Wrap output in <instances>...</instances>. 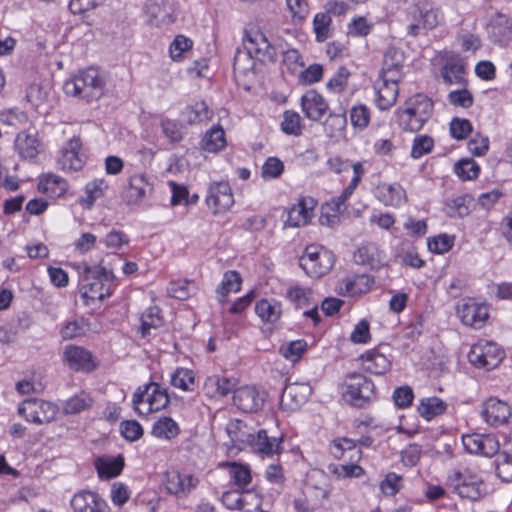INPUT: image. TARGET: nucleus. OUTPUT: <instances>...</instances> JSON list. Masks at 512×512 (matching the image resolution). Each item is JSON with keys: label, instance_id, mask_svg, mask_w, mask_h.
Wrapping results in <instances>:
<instances>
[{"label": "nucleus", "instance_id": "c03bdc74", "mask_svg": "<svg viewBox=\"0 0 512 512\" xmlns=\"http://www.w3.org/2000/svg\"><path fill=\"white\" fill-rule=\"evenodd\" d=\"M286 298L299 309L310 307L313 301L316 300L310 288L298 285L291 286L287 289Z\"/></svg>", "mask_w": 512, "mask_h": 512}, {"label": "nucleus", "instance_id": "4c0bfd02", "mask_svg": "<svg viewBox=\"0 0 512 512\" xmlns=\"http://www.w3.org/2000/svg\"><path fill=\"white\" fill-rule=\"evenodd\" d=\"M183 116L190 125H199L210 121L213 111L204 101H199L187 106L183 111Z\"/></svg>", "mask_w": 512, "mask_h": 512}, {"label": "nucleus", "instance_id": "423d86ee", "mask_svg": "<svg viewBox=\"0 0 512 512\" xmlns=\"http://www.w3.org/2000/svg\"><path fill=\"white\" fill-rule=\"evenodd\" d=\"M334 265L331 251L319 245H309L300 258V266L311 277L319 278L327 274Z\"/></svg>", "mask_w": 512, "mask_h": 512}, {"label": "nucleus", "instance_id": "bf43d9fd", "mask_svg": "<svg viewBox=\"0 0 512 512\" xmlns=\"http://www.w3.org/2000/svg\"><path fill=\"white\" fill-rule=\"evenodd\" d=\"M454 172L462 180H472L477 178L480 167L472 159H462L455 164Z\"/></svg>", "mask_w": 512, "mask_h": 512}, {"label": "nucleus", "instance_id": "37998d69", "mask_svg": "<svg viewBox=\"0 0 512 512\" xmlns=\"http://www.w3.org/2000/svg\"><path fill=\"white\" fill-rule=\"evenodd\" d=\"M151 433L158 439L171 440L179 435L180 428L171 417H162L153 424Z\"/></svg>", "mask_w": 512, "mask_h": 512}, {"label": "nucleus", "instance_id": "2eb2a0df", "mask_svg": "<svg viewBox=\"0 0 512 512\" xmlns=\"http://www.w3.org/2000/svg\"><path fill=\"white\" fill-rule=\"evenodd\" d=\"M243 45L260 62L274 60L275 49L260 30L248 32L244 38Z\"/></svg>", "mask_w": 512, "mask_h": 512}, {"label": "nucleus", "instance_id": "13d9d810", "mask_svg": "<svg viewBox=\"0 0 512 512\" xmlns=\"http://www.w3.org/2000/svg\"><path fill=\"white\" fill-rule=\"evenodd\" d=\"M167 291L171 297L185 300L195 292V286L190 281L177 280L170 282Z\"/></svg>", "mask_w": 512, "mask_h": 512}, {"label": "nucleus", "instance_id": "39448f33", "mask_svg": "<svg viewBox=\"0 0 512 512\" xmlns=\"http://www.w3.org/2000/svg\"><path fill=\"white\" fill-rule=\"evenodd\" d=\"M342 397L347 404L362 408L375 398V385L362 374H350L343 383Z\"/></svg>", "mask_w": 512, "mask_h": 512}, {"label": "nucleus", "instance_id": "c756f323", "mask_svg": "<svg viewBox=\"0 0 512 512\" xmlns=\"http://www.w3.org/2000/svg\"><path fill=\"white\" fill-rule=\"evenodd\" d=\"M360 360L363 369L375 375H383L391 369V361L376 349L362 354Z\"/></svg>", "mask_w": 512, "mask_h": 512}, {"label": "nucleus", "instance_id": "ddd939ff", "mask_svg": "<svg viewBox=\"0 0 512 512\" xmlns=\"http://www.w3.org/2000/svg\"><path fill=\"white\" fill-rule=\"evenodd\" d=\"M481 417L492 427H499L510 422L512 411L510 406L495 397H490L482 403Z\"/></svg>", "mask_w": 512, "mask_h": 512}, {"label": "nucleus", "instance_id": "e2e57ef3", "mask_svg": "<svg viewBox=\"0 0 512 512\" xmlns=\"http://www.w3.org/2000/svg\"><path fill=\"white\" fill-rule=\"evenodd\" d=\"M350 121L353 127L364 130L370 122V110L364 104L354 105L350 110Z\"/></svg>", "mask_w": 512, "mask_h": 512}, {"label": "nucleus", "instance_id": "338daca9", "mask_svg": "<svg viewBox=\"0 0 512 512\" xmlns=\"http://www.w3.org/2000/svg\"><path fill=\"white\" fill-rule=\"evenodd\" d=\"M403 486V478L402 476L390 472L380 483V489L382 493L386 496H394L396 495Z\"/></svg>", "mask_w": 512, "mask_h": 512}, {"label": "nucleus", "instance_id": "603ef678", "mask_svg": "<svg viewBox=\"0 0 512 512\" xmlns=\"http://www.w3.org/2000/svg\"><path fill=\"white\" fill-rule=\"evenodd\" d=\"M162 322L160 309L157 306L149 307L141 315L140 332L142 336L145 337L150 334V330L160 327Z\"/></svg>", "mask_w": 512, "mask_h": 512}, {"label": "nucleus", "instance_id": "a878e982", "mask_svg": "<svg viewBox=\"0 0 512 512\" xmlns=\"http://www.w3.org/2000/svg\"><path fill=\"white\" fill-rule=\"evenodd\" d=\"M375 197L384 205L400 207L406 202V192L400 184L380 183L375 188Z\"/></svg>", "mask_w": 512, "mask_h": 512}, {"label": "nucleus", "instance_id": "a19ab883", "mask_svg": "<svg viewBox=\"0 0 512 512\" xmlns=\"http://www.w3.org/2000/svg\"><path fill=\"white\" fill-rule=\"evenodd\" d=\"M255 312L262 321L275 323L282 314L281 304L274 299H261L256 303Z\"/></svg>", "mask_w": 512, "mask_h": 512}, {"label": "nucleus", "instance_id": "09e8293b", "mask_svg": "<svg viewBox=\"0 0 512 512\" xmlns=\"http://www.w3.org/2000/svg\"><path fill=\"white\" fill-rule=\"evenodd\" d=\"M170 384L183 391H192L195 384L193 371L187 368H177L171 374Z\"/></svg>", "mask_w": 512, "mask_h": 512}, {"label": "nucleus", "instance_id": "58836bf2", "mask_svg": "<svg viewBox=\"0 0 512 512\" xmlns=\"http://www.w3.org/2000/svg\"><path fill=\"white\" fill-rule=\"evenodd\" d=\"M38 189L52 198H57L66 193L67 183L60 176L47 174L41 178Z\"/></svg>", "mask_w": 512, "mask_h": 512}, {"label": "nucleus", "instance_id": "dca6fc26", "mask_svg": "<svg viewBox=\"0 0 512 512\" xmlns=\"http://www.w3.org/2000/svg\"><path fill=\"white\" fill-rule=\"evenodd\" d=\"M233 404L245 413H254L263 407L264 398L255 386L246 385L236 388Z\"/></svg>", "mask_w": 512, "mask_h": 512}, {"label": "nucleus", "instance_id": "69168bd1", "mask_svg": "<svg viewBox=\"0 0 512 512\" xmlns=\"http://www.w3.org/2000/svg\"><path fill=\"white\" fill-rule=\"evenodd\" d=\"M496 475L503 482L512 481V455L507 451L499 454L496 460Z\"/></svg>", "mask_w": 512, "mask_h": 512}, {"label": "nucleus", "instance_id": "b1692460", "mask_svg": "<svg viewBox=\"0 0 512 512\" xmlns=\"http://www.w3.org/2000/svg\"><path fill=\"white\" fill-rule=\"evenodd\" d=\"M316 202L313 198H302L293 205L288 213L287 225L301 227L308 224L313 217Z\"/></svg>", "mask_w": 512, "mask_h": 512}, {"label": "nucleus", "instance_id": "bb28decb", "mask_svg": "<svg viewBox=\"0 0 512 512\" xmlns=\"http://www.w3.org/2000/svg\"><path fill=\"white\" fill-rule=\"evenodd\" d=\"M74 512H105L106 503L94 492L82 491L71 500Z\"/></svg>", "mask_w": 512, "mask_h": 512}, {"label": "nucleus", "instance_id": "864d4df0", "mask_svg": "<svg viewBox=\"0 0 512 512\" xmlns=\"http://www.w3.org/2000/svg\"><path fill=\"white\" fill-rule=\"evenodd\" d=\"M306 349L307 342L303 339H298L281 345L279 348V353L285 359L294 363L301 359Z\"/></svg>", "mask_w": 512, "mask_h": 512}, {"label": "nucleus", "instance_id": "c85d7f7f", "mask_svg": "<svg viewBox=\"0 0 512 512\" xmlns=\"http://www.w3.org/2000/svg\"><path fill=\"white\" fill-rule=\"evenodd\" d=\"M451 482L454 490L461 498L477 500L481 495L482 480L479 476H471L470 483H466V474L456 472Z\"/></svg>", "mask_w": 512, "mask_h": 512}, {"label": "nucleus", "instance_id": "aec40b11", "mask_svg": "<svg viewBox=\"0 0 512 512\" xmlns=\"http://www.w3.org/2000/svg\"><path fill=\"white\" fill-rule=\"evenodd\" d=\"M281 444V437L268 436L267 431L261 429L255 432L249 446L252 448L253 452L258 455L273 457L282 452L283 448Z\"/></svg>", "mask_w": 512, "mask_h": 512}, {"label": "nucleus", "instance_id": "4d7b16f0", "mask_svg": "<svg viewBox=\"0 0 512 512\" xmlns=\"http://www.w3.org/2000/svg\"><path fill=\"white\" fill-rule=\"evenodd\" d=\"M329 471L335 475L338 479L345 478H359L364 475V469L355 464H331L328 466Z\"/></svg>", "mask_w": 512, "mask_h": 512}, {"label": "nucleus", "instance_id": "a211bd4d", "mask_svg": "<svg viewBox=\"0 0 512 512\" xmlns=\"http://www.w3.org/2000/svg\"><path fill=\"white\" fill-rule=\"evenodd\" d=\"M82 142L79 137L71 138L61 150L58 164L63 171H79L84 166V158L80 155Z\"/></svg>", "mask_w": 512, "mask_h": 512}, {"label": "nucleus", "instance_id": "2f4dec72", "mask_svg": "<svg viewBox=\"0 0 512 512\" xmlns=\"http://www.w3.org/2000/svg\"><path fill=\"white\" fill-rule=\"evenodd\" d=\"M222 502L228 509L242 510L245 505H260L262 503V499L255 493H240L237 490H231L223 493Z\"/></svg>", "mask_w": 512, "mask_h": 512}, {"label": "nucleus", "instance_id": "774afa93", "mask_svg": "<svg viewBox=\"0 0 512 512\" xmlns=\"http://www.w3.org/2000/svg\"><path fill=\"white\" fill-rule=\"evenodd\" d=\"M124 462L121 457L106 460L98 466V473L103 478H113L118 476L123 469Z\"/></svg>", "mask_w": 512, "mask_h": 512}, {"label": "nucleus", "instance_id": "4468645a", "mask_svg": "<svg viewBox=\"0 0 512 512\" xmlns=\"http://www.w3.org/2000/svg\"><path fill=\"white\" fill-rule=\"evenodd\" d=\"M462 443L467 452L485 457L496 455L500 449L499 442L493 435L477 433L463 435Z\"/></svg>", "mask_w": 512, "mask_h": 512}, {"label": "nucleus", "instance_id": "e433bc0d", "mask_svg": "<svg viewBox=\"0 0 512 512\" xmlns=\"http://www.w3.org/2000/svg\"><path fill=\"white\" fill-rule=\"evenodd\" d=\"M447 407V403L439 397H425L419 402L418 412L423 419L430 421L433 418L444 414Z\"/></svg>", "mask_w": 512, "mask_h": 512}, {"label": "nucleus", "instance_id": "3c124183", "mask_svg": "<svg viewBox=\"0 0 512 512\" xmlns=\"http://www.w3.org/2000/svg\"><path fill=\"white\" fill-rule=\"evenodd\" d=\"M364 173H365L364 165L361 162L354 163L353 177H352L351 181L349 182L348 186L343 190V192L339 196H337L333 199L345 207L346 201L354 193V191L357 188V186L359 185Z\"/></svg>", "mask_w": 512, "mask_h": 512}, {"label": "nucleus", "instance_id": "72a5a7b5", "mask_svg": "<svg viewBox=\"0 0 512 512\" xmlns=\"http://www.w3.org/2000/svg\"><path fill=\"white\" fill-rule=\"evenodd\" d=\"M149 186L145 174L132 175L128 180V187L124 193V200L127 204H139L146 196Z\"/></svg>", "mask_w": 512, "mask_h": 512}, {"label": "nucleus", "instance_id": "6e6d98bb", "mask_svg": "<svg viewBox=\"0 0 512 512\" xmlns=\"http://www.w3.org/2000/svg\"><path fill=\"white\" fill-rule=\"evenodd\" d=\"M313 30L316 35V41L324 42L330 37L331 17L328 13H317L313 19Z\"/></svg>", "mask_w": 512, "mask_h": 512}, {"label": "nucleus", "instance_id": "49530a36", "mask_svg": "<svg viewBox=\"0 0 512 512\" xmlns=\"http://www.w3.org/2000/svg\"><path fill=\"white\" fill-rule=\"evenodd\" d=\"M242 279L238 272L227 271L224 273L220 286L217 288L218 299L221 303L225 302L226 297L231 292H238L241 288Z\"/></svg>", "mask_w": 512, "mask_h": 512}, {"label": "nucleus", "instance_id": "f704fd0d", "mask_svg": "<svg viewBox=\"0 0 512 512\" xmlns=\"http://www.w3.org/2000/svg\"><path fill=\"white\" fill-rule=\"evenodd\" d=\"M15 147L22 158L34 159L39 153L40 143L36 134L22 131L16 137Z\"/></svg>", "mask_w": 512, "mask_h": 512}, {"label": "nucleus", "instance_id": "79ce46f5", "mask_svg": "<svg viewBox=\"0 0 512 512\" xmlns=\"http://www.w3.org/2000/svg\"><path fill=\"white\" fill-rule=\"evenodd\" d=\"M464 72L465 67L461 58L454 55L447 59L441 73L446 83L458 84L463 80Z\"/></svg>", "mask_w": 512, "mask_h": 512}, {"label": "nucleus", "instance_id": "6e6552de", "mask_svg": "<svg viewBox=\"0 0 512 512\" xmlns=\"http://www.w3.org/2000/svg\"><path fill=\"white\" fill-rule=\"evenodd\" d=\"M205 202L213 215L227 212L234 204L230 185L225 181L210 183L207 188Z\"/></svg>", "mask_w": 512, "mask_h": 512}, {"label": "nucleus", "instance_id": "412c9836", "mask_svg": "<svg viewBox=\"0 0 512 512\" xmlns=\"http://www.w3.org/2000/svg\"><path fill=\"white\" fill-rule=\"evenodd\" d=\"M63 357L67 365L74 371L89 372L96 367L92 354L80 346H67Z\"/></svg>", "mask_w": 512, "mask_h": 512}, {"label": "nucleus", "instance_id": "f257e3e1", "mask_svg": "<svg viewBox=\"0 0 512 512\" xmlns=\"http://www.w3.org/2000/svg\"><path fill=\"white\" fill-rule=\"evenodd\" d=\"M63 90L68 96L92 102L105 94L106 80L98 69L90 67L66 80Z\"/></svg>", "mask_w": 512, "mask_h": 512}, {"label": "nucleus", "instance_id": "0e129e2a", "mask_svg": "<svg viewBox=\"0 0 512 512\" xmlns=\"http://www.w3.org/2000/svg\"><path fill=\"white\" fill-rule=\"evenodd\" d=\"M255 59V56L247 49L238 50L234 57V70L242 74H247L254 69Z\"/></svg>", "mask_w": 512, "mask_h": 512}, {"label": "nucleus", "instance_id": "f03ea898", "mask_svg": "<svg viewBox=\"0 0 512 512\" xmlns=\"http://www.w3.org/2000/svg\"><path fill=\"white\" fill-rule=\"evenodd\" d=\"M432 111L431 99L424 94H416L410 97L402 108L397 109L396 121L402 130L417 132L431 117Z\"/></svg>", "mask_w": 512, "mask_h": 512}, {"label": "nucleus", "instance_id": "680f3d73", "mask_svg": "<svg viewBox=\"0 0 512 512\" xmlns=\"http://www.w3.org/2000/svg\"><path fill=\"white\" fill-rule=\"evenodd\" d=\"M100 243L104 244L107 249L115 252L129 244V237L122 231L111 230L100 240Z\"/></svg>", "mask_w": 512, "mask_h": 512}, {"label": "nucleus", "instance_id": "de8ad7c7", "mask_svg": "<svg viewBox=\"0 0 512 512\" xmlns=\"http://www.w3.org/2000/svg\"><path fill=\"white\" fill-rule=\"evenodd\" d=\"M354 260L358 264L376 268L380 263L378 248L374 244L362 245L355 252Z\"/></svg>", "mask_w": 512, "mask_h": 512}, {"label": "nucleus", "instance_id": "cd10ccee", "mask_svg": "<svg viewBox=\"0 0 512 512\" xmlns=\"http://www.w3.org/2000/svg\"><path fill=\"white\" fill-rule=\"evenodd\" d=\"M226 432L234 447L242 449L244 445L250 444L256 431L245 422L232 419L226 425Z\"/></svg>", "mask_w": 512, "mask_h": 512}, {"label": "nucleus", "instance_id": "7c9ffc66", "mask_svg": "<svg viewBox=\"0 0 512 512\" xmlns=\"http://www.w3.org/2000/svg\"><path fill=\"white\" fill-rule=\"evenodd\" d=\"M374 90L375 102L379 109L387 110L395 104L399 93L398 85L377 79L374 83Z\"/></svg>", "mask_w": 512, "mask_h": 512}, {"label": "nucleus", "instance_id": "c9c22d12", "mask_svg": "<svg viewBox=\"0 0 512 512\" xmlns=\"http://www.w3.org/2000/svg\"><path fill=\"white\" fill-rule=\"evenodd\" d=\"M225 146V132L220 125L213 126L206 131L200 142L201 149L209 153H217L223 150Z\"/></svg>", "mask_w": 512, "mask_h": 512}, {"label": "nucleus", "instance_id": "f8f14e48", "mask_svg": "<svg viewBox=\"0 0 512 512\" xmlns=\"http://www.w3.org/2000/svg\"><path fill=\"white\" fill-rule=\"evenodd\" d=\"M456 312L464 325L473 328L483 327L489 317L487 305L478 303L471 298L463 299L457 305Z\"/></svg>", "mask_w": 512, "mask_h": 512}, {"label": "nucleus", "instance_id": "ea45409f", "mask_svg": "<svg viewBox=\"0 0 512 512\" xmlns=\"http://www.w3.org/2000/svg\"><path fill=\"white\" fill-rule=\"evenodd\" d=\"M93 403L94 400L89 393L80 391L64 402L63 412L67 415L79 414L89 410Z\"/></svg>", "mask_w": 512, "mask_h": 512}, {"label": "nucleus", "instance_id": "052dcab7", "mask_svg": "<svg viewBox=\"0 0 512 512\" xmlns=\"http://www.w3.org/2000/svg\"><path fill=\"white\" fill-rule=\"evenodd\" d=\"M284 172V163L278 157H268L261 167V177L264 180L279 178Z\"/></svg>", "mask_w": 512, "mask_h": 512}, {"label": "nucleus", "instance_id": "a18cd8bd", "mask_svg": "<svg viewBox=\"0 0 512 512\" xmlns=\"http://www.w3.org/2000/svg\"><path fill=\"white\" fill-rule=\"evenodd\" d=\"M219 466L229 469L230 478L238 487H246L252 480L251 470L248 465L237 462H223Z\"/></svg>", "mask_w": 512, "mask_h": 512}, {"label": "nucleus", "instance_id": "393cba45", "mask_svg": "<svg viewBox=\"0 0 512 512\" xmlns=\"http://www.w3.org/2000/svg\"><path fill=\"white\" fill-rule=\"evenodd\" d=\"M238 380L234 377L211 375L206 378L204 392L210 398L224 397L236 390Z\"/></svg>", "mask_w": 512, "mask_h": 512}, {"label": "nucleus", "instance_id": "7ed1b4c3", "mask_svg": "<svg viewBox=\"0 0 512 512\" xmlns=\"http://www.w3.org/2000/svg\"><path fill=\"white\" fill-rule=\"evenodd\" d=\"M408 18L407 33L413 37L436 28L442 21L439 8L428 0L419 1L411 6Z\"/></svg>", "mask_w": 512, "mask_h": 512}, {"label": "nucleus", "instance_id": "1a4fd4ad", "mask_svg": "<svg viewBox=\"0 0 512 512\" xmlns=\"http://www.w3.org/2000/svg\"><path fill=\"white\" fill-rule=\"evenodd\" d=\"M108 275L104 268L87 267L81 279V296L87 300H103L108 295V288L105 287L100 276L108 279Z\"/></svg>", "mask_w": 512, "mask_h": 512}, {"label": "nucleus", "instance_id": "9b49d317", "mask_svg": "<svg viewBox=\"0 0 512 512\" xmlns=\"http://www.w3.org/2000/svg\"><path fill=\"white\" fill-rule=\"evenodd\" d=\"M198 483L199 480L194 475L175 469L166 471L163 476L166 491L177 498L187 497Z\"/></svg>", "mask_w": 512, "mask_h": 512}, {"label": "nucleus", "instance_id": "9d476101", "mask_svg": "<svg viewBox=\"0 0 512 512\" xmlns=\"http://www.w3.org/2000/svg\"><path fill=\"white\" fill-rule=\"evenodd\" d=\"M18 413L29 422L44 424L55 418L57 408L50 402L30 398L18 407Z\"/></svg>", "mask_w": 512, "mask_h": 512}, {"label": "nucleus", "instance_id": "6ab92c4d", "mask_svg": "<svg viewBox=\"0 0 512 512\" xmlns=\"http://www.w3.org/2000/svg\"><path fill=\"white\" fill-rule=\"evenodd\" d=\"M145 12L148 22L154 26L168 25L174 21L172 0H149Z\"/></svg>", "mask_w": 512, "mask_h": 512}, {"label": "nucleus", "instance_id": "5701e85b", "mask_svg": "<svg viewBox=\"0 0 512 512\" xmlns=\"http://www.w3.org/2000/svg\"><path fill=\"white\" fill-rule=\"evenodd\" d=\"M301 109L311 121H319L328 111V104L315 90L306 92L301 98Z\"/></svg>", "mask_w": 512, "mask_h": 512}, {"label": "nucleus", "instance_id": "5fc2aeb1", "mask_svg": "<svg viewBox=\"0 0 512 512\" xmlns=\"http://www.w3.org/2000/svg\"><path fill=\"white\" fill-rule=\"evenodd\" d=\"M470 198L468 196H457L446 203V213L449 217L462 218L469 214Z\"/></svg>", "mask_w": 512, "mask_h": 512}, {"label": "nucleus", "instance_id": "473e14b6", "mask_svg": "<svg viewBox=\"0 0 512 512\" xmlns=\"http://www.w3.org/2000/svg\"><path fill=\"white\" fill-rule=\"evenodd\" d=\"M330 452L337 459H348L351 462H357L362 456V451L357 448L355 441L349 438L333 440Z\"/></svg>", "mask_w": 512, "mask_h": 512}, {"label": "nucleus", "instance_id": "0eeeda50", "mask_svg": "<svg viewBox=\"0 0 512 512\" xmlns=\"http://www.w3.org/2000/svg\"><path fill=\"white\" fill-rule=\"evenodd\" d=\"M468 357L474 366L491 370L501 363L504 352L496 343L479 341L471 347Z\"/></svg>", "mask_w": 512, "mask_h": 512}, {"label": "nucleus", "instance_id": "f3484780", "mask_svg": "<svg viewBox=\"0 0 512 512\" xmlns=\"http://www.w3.org/2000/svg\"><path fill=\"white\" fill-rule=\"evenodd\" d=\"M312 388L306 383H291L283 390L281 406L286 410H297L310 397Z\"/></svg>", "mask_w": 512, "mask_h": 512}, {"label": "nucleus", "instance_id": "4be33fe9", "mask_svg": "<svg viewBox=\"0 0 512 512\" xmlns=\"http://www.w3.org/2000/svg\"><path fill=\"white\" fill-rule=\"evenodd\" d=\"M374 281L367 275H350L341 279L336 286V292L341 296L354 297L367 293Z\"/></svg>", "mask_w": 512, "mask_h": 512}, {"label": "nucleus", "instance_id": "20e7f679", "mask_svg": "<svg viewBox=\"0 0 512 512\" xmlns=\"http://www.w3.org/2000/svg\"><path fill=\"white\" fill-rule=\"evenodd\" d=\"M169 403L165 388L156 382H149L136 389L132 397L134 411L141 416L164 409Z\"/></svg>", "mask_w": 512, "mask_h": 512}, {"label": "nucleus", "instance_id": "8fccbe9b", "mask_svg": "<svg viewBox=\"0 0 512 512\" xmlns=\"http://www.w3.org/2000/svg\"><path fill=\"white\" fill-rule=\"evenodd\" d=\"M280 127L287 135L300 136L303 131L301 116L295 111L286 110L283 113V120Z\"/></svg>", "mask_w": 512, "mask_h": 512}]
</instances>
